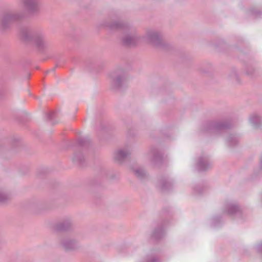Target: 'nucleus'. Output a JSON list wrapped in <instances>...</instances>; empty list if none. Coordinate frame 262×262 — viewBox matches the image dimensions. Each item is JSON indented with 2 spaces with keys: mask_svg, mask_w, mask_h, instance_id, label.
<instances>
[{
  "mask_svg": "<svg viewBox=\"0 0 262 262\" xmlns=\"http://www.w3.org/2000/svg\"><path fill=\"white\" fill-rule=\"evenodd\" d=\"M61 246L66 250L72 251L79 249L81 246L77 241L70 237H64L60 241Z\"/></svg>",
  "mask_w": 262,
  "mask_h": 262,
  "instance_id": "7",
  "label": "nucleus"
},
{
  "mask_svg": "<svg viewBox=\"0 0 262 262\" xmlns=\"http://www.w3.org/2000/svg\"><path fill=\"white\" fill-rule=\"evenodd\" d=\"M54 116V112H50L47 115V118L49 120L52 119Z\"/></svg>",
  "mask_w": 262,
  "mask_h": 262,
  "instance_id": "22",
  "label": "nucleus"
},
{
  "mask_svg": "<svg viewBox=\"0 0 262 262\" xmlns=\"http://www.w3.org/2000/svg\"><path fill=\"white\" fill-rule=\"evenodd\" d=\"M251 13L253 14H255V15H257L258 14L260 13V12L259 11H258L257 10H252L251 11Z\"/></svg>",
  "mask_w": 262,
  "mask_h": 262,
  "instance_id": "24",
  "label": "nucleus"
},
{
  "mask_svg": "<svg viewBox=\"0 0 262 262\" xmlns=\"http://www.w3.org/2000/svg\"><path fill=\"white\" fill-rule=\"evenodd\" d=\"M257 249L259 251H260L261 252H262V243H260L257 245Z\"/></svg>",
  "mask_w": 262,
  "mask_h": 262,
  "instance_id": "23",
  "label": "nucleus"
},
{
  "mask_svg": "<svg viewBox=\"0 0 262 262\" xmlns=\"http://www.w3.org/2000/svg\"><path fill=\"white\" fill-rule=\"evenodd\" d=\"M148 159L155 164H158L162 161V155L159 150L155 147H151L148 154Z\"/></svg>",
  "mask_w": 262,
  "mask_h": 262,
  "instance_id": "8",
  "label": "nucleus"
},
{
  "mask_svg": "<svg viewBox=\"0 0 262 262\" xmlns=\"http://www.w3.org/2000/svg\"><path fill=\"white\" fill-rule=\"evenodd\" d=\"M104 25L111 30H121L125 31V34L122 38V43L125 46H135L142 40L157 47L163 46L162 35L156 30H148L145 35L141 37L137 35L135 29L129 24L120 19L114 20L111 18L110 21H105Z\"/></svg>",
  "mask_w": 262,
  "mask_h": 262,
  "instance_id": "1",
  "label": "nucleus"
},
{
  "mask_svg": "<svg viewBox=\"0 0 262 262\" xmlns=\"http://www.w3.org/2000/svg\"><path fill=\"white\" fill-rule=\"evenodd\" d=\"M202 189V188L200 187H197L195 188L194 190H195V191H196L198 193H200L201 192H200V190H201Z\"/></svg>",
  "mask_w": 262,
  "mask_h": 262,
  "instance_id": "25",
  "label": "nucleus"
},
{
  "mask_svg": "<svg viewBox=\"0 0 262 262\" xmlns=\"http://www.w3.org/2000/svg\"><path fill=\"white\" fill-rule=\"evenodd\" d=\"M158 260L157 257L152 255L148 256L146 258L147 262H155Z\"/></svg>",
  "mask_w": 262,
  "mask_h": 262,
  "instance_id": "20",
  "label": "nucleus"
},
{
  "mask_svg": "<svg viewBox=\"0 0 262 262\" xmlns=\"http://www.w3.org/2000/svg\"><path fill=\"white\" fill-rule=\"evenodd\" d=\"M62 221L58 222L55 225V229L58 231H66L70 228L72 225V220L69 217H67Z\"/></svg>",
  "mask_w": 262,
  "mask_h": 262,
  "instance_id": "11",
  "label": "nucleus"
},
{
  "mask_svg": "<svg viewBox=\"0 0 262 262\" xmlns=\"http://www.w3.org/2000/svg\"><path fill=\"white\" fill-rule=\"evenodd\" d=\"M230 126L228 123L211 121L207 123L206 130L214 134H222L226 132Z\"/></svg>",
  "mask_w": 262,
  "mask_h": 262,
  "instance_id": "5",
  "label": "nucleus"
},
{
  "mask_svg": "<svg viewBox=\"0 0 262 262\" xmlns=\"http://www.w3.org/2000/svg\"><path fill=\"white\" fill-rule=\"evenodd\" d=\"M21 3L29 13L34 14L39 11V0H22Z\"/></svg>",
  "mask_w": 262,
  "mask_h": 262,
  "instance_id": "6",
  "label": "nucleus"
},
{
  "mask_svg": "<svg viewBox=\"0 0 262 262\" xmlns=\"http://www.w3.org/2000/svg\"><path fill=\"white\" fill-rule=\"evenodd\" d=\"M212 165V163L206 156H202L199 158L196 168L199 171H205L209 169Z\"/></svg>",
  "mask_w": 262,
  "mask_h": 262,
  "instance_id": "10",
  "label": "nucleus"
},
{
  "mask_svg": "<svg viewBox=\"0 0 262 262\" xmlns=\"http://www.w3.org/2000/svg\"><path fill=\"white\" fill-rule=\"evenodd\" d=\"M249 121L255 128L258 127L261 123V118L256 113H253L250 116Z\"/></svg>",
  "mask_w": 262,
  "mask_h": 262,
  "instance_id": "12",
  "label": "nucleus"
},
{
  "mask_svg": "<svg viewBox=\"0 0 262 262\" xmlns=\"http://www.w3.org/2000/svg\"><path fill=\"white\" fill-rule=\"evenodd\" d=\"M24 16V14L21 11L6 10L0 16V27L3 30H7L14 23L20 20Z\"/></svg>",
  "mask_w": 262,
  "mask_h": 262,
  "instance_id": "3",
  "label": "nucleus"
},
{
  "mask_svg": "<svg viewBox=\"0 0 262 262\" xmlns=\"http://www.w3.org/2000/svg\"><path fill=\"white\" fill-rule=\"evenodd\" d=\"M240 208L237 205L229 203L226 206V211L230 215H233L239 211Z\"/></svg>",
  "mask_w": 262,
  "mask_h": 262,
  "instance_id": "13",
  "label": "nucleus"
},
{
  "mask_svg": "<svg viewBox=\"0 0 262 262\" xmlns=\"http://www.w3.org/2000/svg\"><path fill=\"white\" fill-rule=\"evenodd\" d=\"M164 234V230L161 228H159L154 231L152 237L156 239H159L163 236Z\"/></svg>",
  "mask_w": 262,
  "mask_h": 262,
  "instance_id": "18",
  "label": "nucleus"
},
{
  "mask_svg": "<svg viewBox=\"0 0 262 262\" xmlns=\"http://www.w3.org/2000/svg\"><path fill=\"white\" fill-rule=\"evenodd\" d=\"M10 199V195L4 189H0V203H5Z\"/></svg>",
  "mask_w": 262,
  "mask_h": 262,
  "instance_id": "17",
  "label": "nucleus"
},
{
  "mask_svg": "<svg viewBox=\"0 0 262 262\" xmlns=\"http://www.w3.org/2000/svg\"><path fill=\"white\" fill-rule=\"evenodd\" d=\"M132 170L135 176L139 179H142L146 177V172L142 168H133Z\"/></svg>",
  "mask_w": 262,
  "mask_h": 262,
  "instance_id": "15",
  "label": "nucleus"
},
{
  "mask_svg": "<svg viewBox=\"0 0 262 262\" xmlns=\"http://www.w3.org/2000/svg\"><path fill=\"white\" fill-rule=\"evenodd\" d=\"M20 33L25 40L32 42L40 51L46 50L51 46V43L42 32L33 34L30 28L24 27L20 29Z\"/></svg>",
  "mask_w": 262,
  "mask_h": 262,
  "instance_id": "2",
  "label": "nucleus"
},
{
  "mask_svg": "<svg viewBox=\"0 0 262 262\" xmlns=\"http://www.w3.org/2000/svg\"><path fill=\"white\" fill-rule=\"evenodd\" d=\"M226 142L229 146H234L238 142V138L235 135L230 134L226 139Z\"/></svg>",
  "mask_w": 262,
  "mask_h": 262,
  "instance_id": "16",
  "label": "nucleus"
},
{
  "mask_svg": "<svg viewBox=\"0 0 262 262\" xmlns=\"http://www.w3.org/2000/svg\"><path fill=\"white\" fill-rule=\"evenodd\" d=\"M171 185V183L167 180L164 179L160 182V187L163 190L168 189Z\"/></svg>",
  "mask_w": 262,
  "mask_h": 262,
  "instance_id": "19",
  "label": "nucleus"
},
{
  "mask_svg": "<svg viewBox=\"0 0 262 262\" xmlns=\"http://www.w3.org/2000/svg\"><path fill=\"white\" fill-rule=\"evenodd\" d=\"M84 142H85V140L82 138H79L78 140V144H79L80 145H84Z\"/></svg>",
  "mask_w": 262,
  "mask_h": 262,
  "instance_id": "21",
  "label": "nucleus"
},
{
  "mask_svg": "<svg viewBox=\"0 0 262 262\" xmlns=\"http://www.w3.org/2000/svg\"><path fill=\"white\" fill-rule=\"evenodd\" d=\"M109 80L112 89H119L125 85L126 79L124 72L122 69L116 70L110 73Z\"/></svg>",
  "mask_w": 262,
  "mask_h": 262,
  "instance_id": "4",
  "label": "nucleus"
},
{
  "mask_svg": "<svg viewBox=\"0 0 262 262\" xmlns=\"http://www.w3.org/2000/svg\"><path fill=\"white\" fill-rule=\"evenodd\" d=\"M72 160L75 163L82 165L84 161V156L80 151L76 152L74 154Z\"/></svg>",
  "mask_w": 262,
  "mask_h": 262,
  "instance_id": "14",
  "label": "nucleus"
},
{
  "mask_svg": "<svg viewBox=\"0 0 262 262\" xmlns=\"http://www.w3.org/2000/svg\"><path fill=\"white\" fill-rule=\"evenodd\" d=\"M131 153L130 148L127 146L119 149L114 154V160L118 162H122Z\"/></svg>",
  "mask_w": 262,
  "mask_h": 262,
  "instance_id": "9",
  "label": "nucleus"
}]
</instances>
